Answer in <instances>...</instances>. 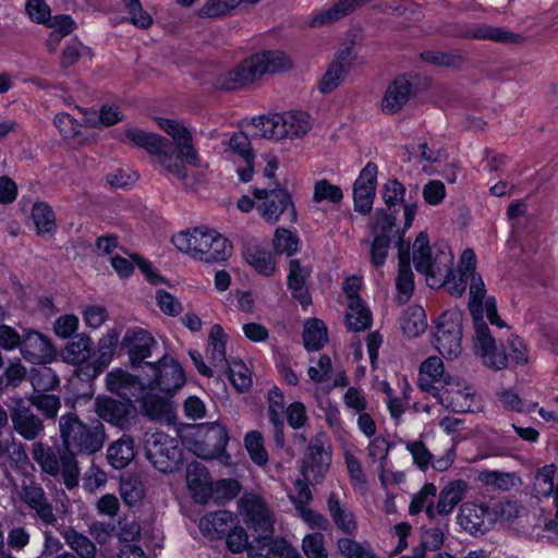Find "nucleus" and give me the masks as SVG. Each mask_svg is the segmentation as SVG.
<instances>
[{
	"label": "nucleus",
	"mask_w": 558,
	"mask_h": 558,
	"mask_svg": "<svg viewBox=\"0 0 558 558\" xmlns=\"http://www.w3.org/2000/svg\"><path fill=\"white\" fill-rule=\"evenodd\" d=\"M280 120V114L253 119V125L257 130L255 135L264 138L282 140L283 133H281Z\"/></svg>",
	"instance_id": "obj_55"
},
{
	"label": "nucleus",
	"mask_w": 558,
	"mask_h": 558,
	"mask_svg": "<svg viewBox=\"0 0 558 558\" xmlns=\"http://www.w3.org/2000/svg\"><path fill=\"white\" fill-rule=\"evenodd\" d=\"M360 289L361 284L356 281L352 283L345 281L343 286V291L348 299L345 325L351 331H362L372 325V314L359 295Z\"/></svg>",
	"instance_id": "obj_17"
},
{
	"label": "nucleus",
	"mask_w": 558,
	"mask_h": 558,
	"mask_svg": "<svg viewBox=\"0 0 558 558\" xmlns=\"http://www.w3.org/2000/svg\"><path fill=\"white\" fill-rule=\"evenodd\" d=\"M142 413L151 421L174 424L177 412L173 402L165 397L146 393L142 399Z\"/></svg>",
	"instance_id": "obj_25"
},
{
	"label": "nucleus",
	"mask_w": 558,
	"mask_h": 558,
	"mask_svg": "<svg viewBox=\"0 0 558 558\" xmlns=\"http://www.w3.org/2000/svg\"><path fill=\"white\" fill-rule=\"evenodd\" d=\"M20 350L25 360L38 363L51 355L53 349L49 339L43 333L28 330L22 335Z\"/></svg>",
	"instance_id": "obj_30"
},
{
	"label": "nucleus",
	"mask_w": 558,
	"mask_h": 558,
	"mask_svg": "<svg viewBox=\"0 0 558 558\" xmlns=\"http://www.w3.org/2000/svg\"><path fill=\"white\" fill-rule=\"evenodd\" d=\"M34 514V518L46 526H54L58 522V517L54 512L52 502L49 500L48 495L35 501L32 506L27 507Z\"/></svg>",
	"instance_id": "obj_58"
},
{
	"label": "nucleus",
	"mask_w": 558,
	"mask_h": 558,
	"mask_svg": "<svg viewBox=\"0 0 558 558\" xmlns=\"http://www.w3.org/2000/svg\"><path fill=\"white\" fill-rule=\"evenodd\" d=\"M92 339L85 333L75 335L63 351L64 360L77 365V375L87 379L85 366L96 364L95 352L92 350Z\"/></svg>",
	"instance_id": "obj_20"
},
{
	"label": "nucleus",
	"mask_w": 558,
	"mask_h": 558,
	"mask_svg": "<svg viewBox=\"0 0 558 558\" xmlns=\"http://www.w3.org/2000/svg\"><path fill=\"white\" fill-rule=\"evenodd\" d=\"M556 468L554 464L544 465L536 474L534 489L537 497L550 496L556 486L554 485V477Z\"/></svg>",
	"instance_id": "obj_56"
},
{
	"label": "nucleus",
	"mask_w": 558,
	"mask_h": 558,
	"mask_svg": "<svg viewBox=\"0 0 558 558\" xmlns=\"http://www.w3.org/2000/svg\"><path fill=\"white\" fill-rule=\"evenodd\" d=\"M219 372H223L228 376L232 386L240 392L246 391L252 385L250 371L242 362L234 361L232 363H228V365Z\"/></svg>",
	"instance_id": "obj_49"
},
{
	"label": "nucleus",
	"mask_w": 558,
	"mask_h": 558,
	"mask_svg": "<svg viewBox=\"0 0 558 558\" xmlns=\"http://www.w3.org/2000/svg\"><path fill=\"white\" fill-rule=\"evenodd\" d=\"M413 264L416 271L426 278L445 276V279H456L453 270V253L446 242L429 245L426 232L417 234L413 243Z\"/></svg>",
	"instance_id": "obj_5"
},
{
	"label": "nucleus",
	"mask_w": 558,
	"mask_h": 558,
	"mask_svg": "<svg viewBox=\"0 0 558 558\" xmlns=\"http://www.w3.org/2000/svg\"><path fill=\"white\" fill-rule=\"evenodd\" d=\"M59 432L63 446V484L71 490L77 487L80 482L77 456L87 457L93 465L90 457L102 448L105 428L100 422L88 425L74 413H66L59 420Z\"/></svg>",
	"instance_id": "obj_2"
},
{
	"label": "nucleus",
	"mask_w": 558,
	"mask_h": 558,
	"mask_svg": "<svg viewBox=\"0 0 558 558\" xmlns=\"http://www.w3.org/2000/svg\"><path fill=\"white\" fill-rule=\"evenodd\" d=\"M272 534L262 533L250 544L247 556L250 558H274L279 551V546L272 541Z\"/></svg>",
	"instance_id": "obj_50"
},
{
	"label": "nucleus",
	"mask_w": 558,
	"mask_h": 558,
	"mask_svg": "<svg viewBox=\"0 0 558 558\" xmlns=\"http://www.w3.org/2000/svg\"><path fill=\"white\" fill-rule=\"evenodd\" d=\"M172 243L181 252L207 264L225 262L232 253V245L227 238L206 228L179 232L172 236Z\"/></svg>",
	"instance_id": "obj_4"
},
{
	"label": "nucleus",
	"mask_w": 558,
	"mask_h": 558,
	"mask_svg": "<svg viewBox=\"0 0 558 558\" xmlns=\"http://www.w3.org/2000/svg\"><path fill=\"white\" fill-rule=\"evenodd\" d=\"M437 493V487L433 483H426L417 493L412 497L409 506V513L416 515L423 510L428 519L436 518V506H434V498Z\"/></svg>",
	"instance_id": "obj_40"
},
{
	"label": "nucleus",
	"mask_w": 558,
	"mask_h": 558,
	"mask_svg": "<svg viewBox=\"0 0 558 558\" xmlns=\"http://www.w3.org/2000/svg\"><path fill=\"white\" fill-rule=\"evenodd\" d=\"M260 77L264 74H275L289 70L292 66L290 58L280 50H267L253 56Z\"/></svg>",
	"instance_id": "obj_39"
},
{
	"label": "nucleus",
	"mask_w": 558,
	"mask_h": 558,
	"mask_svg": "<svg viewBox=\"0 0 558 558\" xmlns=\"http://www.w3.org/2000/svg\"><path fill=\"white\" fill-rule=\"evenodd\" d=\"M377 166L368 162L360 172L353 185V201L355 211L367 215L372 211L376 194Z\"/></svg>",
	"instance_id": "obj_16"
},
{
	"label": "nucleus",
	"mask_w": 558,
	"mask_h": 558,
	"mask_svg": "<svg viewBox=\"0 0 558 558\" xmlns=\"http://www.w3.org/2000/svg\"><path fill=\"white\" fill-rule=\"evenodd\" d=\"M66 544L74 550L81 558H95L96 545L85 535L70 530L64 535Z\"/></svg>",
	"instance_id": "obj_52"
},
{
	"label": "nucleus",
	"mask_w": 558,
	"mask_h": 558,
	"mask_svg": "<svg viewBox=\"0 0 558 558\" xmlns=\"http://www.w3.org/2000/svg\"><path fill=\"white\" fill-rule=\"evenodd\" d=\"M119 337V331L113 328L109 329L107 333L99 339L98 351L95 352L96 364H93L92 367L85 366L87 379L96 378L109 365L118 345Z\"/></svg>",
	"instance_id": "obj_29"
},
{
	"label": "nucleus",
	"mask_w": 558,
	"mask_h": 558,
	"mask_svg": "<svg viewBox=\"0 0 558 558\" xmlns=\"http://www.w3.org/2000/svg\"><path fill=\"white\" fill-rule=\"evenodd\" d=\"M468 484L465 481L457 480L448 483L439 493L436 514L448 515L456 506L463 499Z\"/></svg>",
	"instance_id": "obj_35"
},
{
	"label": "nucleus",
	"mask_w": 558,
	"mask_h": 558,
	"mask_svg": "<svg viewBox=\"0 0 558 558\" xmlns=\"http://www.w3.org/2000/svg\"><path fill=\"white\" fill-rule=\"evenodd\" d=\"M244 446L250 458L257 465H266L268 453L264 447L263 435L258 430H251L244 437Z\"/></svg>",
	"instance_id": "obj_51"
},
{
	"label": "nucleus",
	"mask_w": 558,
	"mask_h": 558,
	"mask_svg": "<svg viewBox=\"0 0 558 558\" xmlns=\"http://www.w3.org/2000/svg\"><path fill=\"white\" fill-rule=\"evenodd\" d=\"M120 345L122 350L126 351L131 364L140 366L145 359L151 355V349L157 345V341L145 329L130 328L125 331Z\"/></svg>",
	"instance_id": "obj_18"
},
{
	"label": "nucleus",
	"mask_w": 558,
	"mask_h": 558,
	"mask_svg": "<svg viewBox=\"0 0 558 558\" xmlns=\"http://www.w3.org/2000/svg\"><path fill=\"white\" fill-rule=\"evenodd\" d=\"M348 71L344 68L331 63L319 82L318 88L323 94H328L336 89L345 77Z\"/></svg>",
	"instance_id": "obj_60"
},
{
	"label": "nucleus",
	"mask_w": 558,
	"mask_h": 558,
	"mask_svg": "<svg viewBox=\"0 0 558 558\" xmlns=\"http://www.w3.org/2000/svg\"><path fill=\"white\" fill-rule=\"evenodd\" d=\"M342 197V191L338 185H333L327 180L316 182L313 196L315 202L329 201L331 203H338Z\"/></svg>",
	"instance_id": "obj_61"
},
{
	"label": "nucleus",
	"mask_w": 558,
	"mask_h": 558,
	"mask_svg": "<svg viewBox=\"0 0 558 558\" xmlns=\"http://www.w3.org/2000/svg\"><path fill=\"white\" fill-rule=\"evenodd\" d=\"M135 457L134 440L129 435H123L111 444L107 450L108 462L118 470L128 466Z\"/></svg>",
	"instance_id": "obj_38"
},
{
	"label": "nucleus",
	"mask_w": 558,
	"mask_h": 558,
	"mask_svg": "<svg viewBox=\"0 0 558 558\" xmlns=\"http://www.w3.org/2000/svg\"><path fill=\"white\" fill-rule=\"evenodd\" d=\"M235 519V515L230 511L210 512L201 519L199 529L204 534L221 538L231 531Z\"/></svg>",
	"instance_id": "obj_34"
},
{
	"label": "nucleus",
	"mask_w": 558,
	"mask_h": 558,
	"mask_svg": "<svg viewBox=\"0 0 558 558\" xmlns=\"http://www.w3.org/2000/svg\"><path fill=\"white\" fill-rule=\"evenodd\" d=\"M281 116L280 120V129L282 134V138L286 137H301L306 134L311 129L310 117L306 112H286Z\"/></svg>",
	"instance_id": "obj_41"
},
{
	"label": "nucleus",
	"mask_w": 558,
	"mask_h": 558,
	"mask_svg": "<svg viewBox=\"0 0 558 558\" xmlns=\"http://www.w3.org/2000/svg\"><path fill=\"white\" fill-rule=\"evenodd\" d=\"M228 336L225 332L223 328L215 324L209 331L208 335V344H207V356L211 363V365L219 372L223 369L228 365L227 360V345Z\"/></svg>",
	"instance_id": "obj_33"
},
{
	"label": "nucleus",
	"mask_w": 558,
	"mask_h": 558,
	"mask_svg": "<svg viewBox=\"0 0 558 558\" xmlns=\"http://www.w3.org/2000/svg\"><path fill=\"white\" fill-rule=\"evenodd\" d=\"M465 38L477 39V40H490L496 43H517L520 39V35L507 31L502 27L492 25H477L466 29L463 33Z\"/></svg>",
	"instance_id": "obj_37"
},
{
	"label": "nucleus",
	"mask_w": 558,
	"mask_h": 558,
	"mask_svg": "<svg viewBox=\"0 0 558 558\" xmlns=\"http://www.w3.org/2000/svg\"><path fill=\"white\" fill-rule=\"evenodd\" d=\"M451 377L445 373L440 357L429 356L420 366L417 386L422 391L434 395L438 388L448 381L447 378Z\"/></svg>",
	"instance_id": "obj_22"
},
{
	"label": "nucleus",
	"mask_w": 558,
	"mask_h": 558,
	"mask_svg": "<svg viewBox=\"0 0 558 558\" xmlns=\"http://www.w3.org/2000/svg\"><path fill=\"white\" fill-rule=\"evenodd\" d=\"M145 456L153 466L162 472H173L181 461V450L175 439L162 432L146 433Z\"/></svg>",
	"instance_id": "obj_8"
},
{
	"label": "nucleus",
	"mask_w": 558,
	"mask_h": 558,
	"mask_svg": "<svg viewBox=\"0 0 558 558\" xmlns=\"http://www.w3.org/2000/svg\"><path fill=\"white\" fill-rule=\"evenodd\" d=\"M228 441L227 429L219 424H214L207 428L203 445H195V453L203 459L220 458L226 463V460L229 459V456L225 454Z\"/></svg>",
	"instance_id": "obj_21"
},
{
	"label": "nucleus",
	"mask_w": 558,
	"mask_h": 558,
	"mask_svg": "<svg viewBox=\"0 0 558 558\" xmlns=\"http://www.w3.org/2000/svg\"><path fill=\"white\" fill-rule=\"evenodd\" d=\"M400 327L409 338H416L427 328V320L423 307L409 306L400 318Z\"/></svg>",
	"instance_id": "obj_42"
},
{
	"label": "nucleus",
	"mask_w": 558,
	"mask_h": 558,
	"mask_svg": "<svg viewBox=\"0 0 558 558\" xmlns=\"http://www.w3.org/2000/svg\"><path fill=\"white\" fill-rule=\"evenodd\" d=\"M20 500L26 506H32L35 501H40L47 496L43 486L36 482L33 475L24 476L17 490Z\"/></svg>",
	"instance_id": "obj_53"
},
{
	"label": "nucleus",
	"mask_w": 558,
	"mask_h": 558,
	"mask_svg": "<svg viewBox=\"0 0 558 558\" xmlns=\"http://www.w3.org/2000/svg\"><path fill=\"white\" fill-rule=\"evenodd\" d=\"M397 213L388 209H376L371 217L368 227L374 234L371 245V260L374 266L384 265L392 240L399 234Z\"/></svg>",
	"instance_id": "obj_7"
},
{
	"label": "nucleus",
	"mask_w": 558,
	"mask_h": 558,
	"mask_svg": "<svg viewBox=\"0 0 558 558\" xmlns=\"http://www.w3.org/2000/svg\"><path fill=\"white\" fill-rule=\"evenodd\" d=\"M32 457L41 472L53 477L61 475L63 478L62 453L58 456L52 447L43 442H34L32 445Z\"/></svg>",
	"instance_id": "obj_32"
},
{
	"label": "nucleus",
	"mask_w": 558,
	"mask_h": 558,
	"mask_svg": "<svg viewBox=\"0 0 558 558\" xmlns=\"http://www.w3.org/2000/svg\"><path fill=\"white\" fill-rule=\"evenodd\" d=\"M327 507L333 523L340 531L348 535L356 534L357 524L354 515L350 510L341 506L336 493H330Z\"/></svg>",
	"instance_id": "obj_36"
},
{
	"label": "nucleus",
	"mask_w": 558,
	"mask_h": 558,
	"mask_svg": "<svg viewBox=\"0 0 558 558\" xmlns=\"http://www.w3.org/2000/svg\"><path fill=\"white\" fill-rule=\"evenodd\" d=\"M260 77L258 65L252 57L243 60L230 71L220 74L215 81V87L222 90H235L245 87Z\"/></svg>",
	"instance_id": "obj_19"
},
{
	"label": "nucleus",
	"mask_w": 558,
	"mask_h": 558,
	"mask_svg": "<svg viewBox=\"0 0 558 558\" xmlns=\"http://www.w3.org/2000/svg\"><path fill=\"white\" fill-rule=\"evenodd\" d=\"M106 386L109 391L128 399L135 397L142 388L136 376L121 368H116L107 374Z\"/></svg>",
	"instance_id": "obj_31"
},
{
	"label": "nucleus",
	"mask_w": 558,
	"mask_h": 558,
	"mask_svg": "<svg viewBox=\"0 0 558 558\" xmlns=\"http://www.w3.org/2000/svg\"><path fill=\"white\" fill-rule=\"evenodd\" d=\"M353 12L351 0H339L331 8L318 11L312 19L313 27H320L335 23Z\"/></svg>",
	"instance_id": "obj_46"
},
{
	"label": "nucleus",
	"mask_w": 558,
	"mask_h": 558,
	"mask_svg": "<svg viewBox=\"0 0 558 558\" xmlns=\"http://www.w3.org/2000/svg\"><path fill=\"white\" fill-rule=\"evenodd\" d=\"M435 347L447 359H456L462 350V313L447 311L438 317L434 333Z\"/></svg>",
	"instance_id": "obj_9"
},
{
	"label": "nucleus",
	"mask_w": 558,
	"mask_h": 558,
	"mask_svg": "<svg viewBox=\"0 0 558 558\" xmlns=\"http://www.w3.org/2000/svg\"><path fill=\"white\" fill-rule=\"evenodd\" d=\"M274 182L264 189H255L253 194L256 202V210L259 216L269 223H276L287 213L291 222L296 221V210L291 195L287 190L278 187Z\"/></svg>",
	"instance_id": "obj_6"
},
{
	"label": "nucleus",
	"mask_w": 558,
	"mask_h": 558,
	"mask_svg": "<svg viewBox=\"0 0 558 558\" xmlns=\"http://www.w3.org/2000/svg\"><path fill=\"white\" fill-rule=\"evenodd\" d=\"M11 420L15 432L27 440H34L44 432L43 421L23 404L12 410Z\"/></svg>",
	"instance_id": "obj_28"
},
{
	"label": "nucleus",
	"mask_w": 558,
	"mask_h": 558,
	"mask_svg": "<svg viewBox=\"0 0 558 558\" xmlns=\"http://www.w3.org/2000/svg\"><path fill=\"white\" fill-rule=\"evenodd\" d=\"M110 263L120 277L132 276L136 266L146 279H165L157 275L155 267L148 259H145L137 253H130L128 257L120 255L112 256Z\"/></svg>",
	"instance_id": "obj_27"
},
{
	"label": "nucleus",
	"mask_w": 558,
	"mask_h": 558,
	"mask_svg": "<svg viewBox=\"0 0 558 558\" xmlns=\"http://www.w3.org/2000/svg\"><path fill=\"white\" fill-rule=\"evenodd\" d=\"M245 260L260 275L269 277L274 275L276 262L272 254L255 245L243 252Z\"/></svg>",
	"instance_id": "obj_44"
},
{
	"label": "nucleus",
	"mask_w": 558,
	"mask_h": 558,
	"mask_svg": "<svg viewBox=\"0 0 558 558\" xmlns=\"http://www.w3.org/2000/svg\"><path fill=\"white\" fill-rule=\"evenodd\" d=\"M493 513L487 506L465 504L461 507L459 521L461 526L471 534L486 533L493 523Z\"/></svg>",
	"instance_id": "obj_23"
},
{
	"label": "nucleus",
	"mask_w": 558,
	"mask_h": 558,
	"mask_svg": "<svg viewBox=\"0 0 558 558\" xmlns=\"http://www.w3.org/2000/svg\"><path fill=\"white\" fill-rule=\"evenodd\" d=\"M413 94V84L405 76H399L391 82L385 93L381 106L383 111L389 114L401 110Z\"/></svg>",
	"instance_id": "obj_26"
},
{
	"label": "nucleus",
	"mask_w": 558,
	"mask_h": 558,
	"mask_svg": "<svg viewBox=\"0 0 558 558\" xmlns=\"http://www.w3.org/2000/svg\"><path fill=\"white\" fill-rule=\"evenodd\" d=\"M151 371L149 388L171 395L183 387L185 375L181 365L172 357L165 355L157 363L147 364Z\"/></svg>",
	"instance_id": "obj_12"
},
{
	"label": "nucleus",
	"mask_w": 558,
	"mask_h": 558,
	"mask_svg": "<svg viewBox=\"0 0 558 558\" xmlns=\"http://www.w3.org/2000/svg\"><path fill=\"white\" fill-rule=\"evenodd\" d=\"M31 216L38 235L53 234L56 232V215L52 207L47 203H35L32 207Z\"/></svg>",
	"instance_id": "obj_43"
},
{
	"label": "nucleus",
	"mask_w": 558,
	"mask_h": 558,
	"mask_svg": "<svg viewBox=\"0 0 558 558\" xmlns=\"http://www.w3.org/2000/svg\"><path fill=\"white\" fill-rule=\"evenodd\" d=\"M302 550L307 558H328L324 535L319 532L304 536Z\"/></svg>",
	"instance_id": "obj_59"
},
{
	"label": "nucleus",
	"mask_w": 558,
	"mask_h": 558,
	"mask_svg": "<svg viewBox=\"0 0 558 558\" xmlns=\"http://www.w3.org/2000/svg\"><path fill=\"white\" fill-rule=\"evenodd\" d=\"M157 122L159 128L173 138L180 150L179 154L172 149L166 137L135 126L118 132L114 137L122 143L141 147L148 154L157 156L159 163L168 173L184 182L187 177L184 160L191 166L198 167L201 165V158L192 143V134L175 120L159 118Z\"/></svg>",
	"instance_id": "obj_1"
},
{
	"label": "nucleus",
	"mask_w": 558,
	"mask_h": 558,
	"mask_svg": "<svg viewBox=\"0 0 558 558\" xmlns=\"http://www.w3.org/2000/svg\"><path fill=\"white\" fill-rule=\"evenodd\" d=\"M29 381L33 386L34 393L50 391L60 383L57 373L46 365L32 368L29 373Z\"/></svg>",
	"instance_id": "obj_47"
},
{
	"label": "nucleus",
	"mask_w": 558,
	"mask_h": 558,
	"mask_svg": "<svg viewBox=\"0 0 558 558\" xmlns=\"http://www.w3.org/2000/svg\"><path fill=\"white\" fill-rule=\"evenodd\" d=\"M405 448L411 452L414 464L422 471L429 466L433 454L422 440L407 442Z\"/></svg>",
	"instance_id": "obj_62"
},
{
	"label": "nucleus",
	"mask_w": 558,
	"mask_h": 558,
	"mask_svg": "<svg viewBox=\"0 0 558 558\" xmlns=\"http://www.w3.org/2000/svg\"><path fill=\"white\" fill-rule=\"evenodd\" d=\"M272 243L277 253L291 256L298 251L299 238L288 229L277 228Z\"/></svg>",
	"instance_id": "obj_57"
},
{
	"label": "nucleus",
	"mask_w": 558,
	"mask_h": 558,
	"mask_svg": "<svg viewBox=\"0 0 558 558\" xmlns=\"http://www.w3.org/2000/svg\"><path fill=\"white\" fill-rule=\"evenodd\" d=\"M381 197L385 207L379 209H388V211L399 213L400 206L403 207V231L411 228L417 211L416 203H405V187L397 179L388 180L381 187Z\"/></svg>",
	"instance_id": "obj_15"
},
{
	"label": "nucleus",
	"mask_w": 558,
	"mask_h": 558,
	"mask_svg": "<svg viewBox=\"0 0 558 558\" xmlns=\"http://www.w3.org/2000/svg\"><path fill=\"white\" fill-rule=\"evenodd\" d=\"M230 148L243 158L244 161H254V153L248 136L244 132L234 133L229 140Z\"/></svg>",
	"instance_id": "obj_63"
},
{
	"label": "nucleus",
	"mask_w": 558,
	"mask_h": 558,
	"mask_svg": "<svg viewBox=\"0 0 558 558\" xmlns=\"http://www.w3.org/2000/svg\"><path fill=\"white\" fill-rule=\"evenodd\" d=\"M533 534L538 539H546L549 543L558 544V519L544 520L543 523L534 526Z\"/></svg>",
	"instance_id": "obj_64"
},
{
	"label": "nucleus",
	"mask_w": 558,
	"mask_h": 558,
	"mask_svg": "<svg viewBox=\"0 0 558 558\" xmlns=\"http://www.w3.org/2000/svg\"><path fill=\"white\" fill-rule=\"evenodd\" d=\"M328 341L325 324L317 318L306 322L303 330V342L307 351H318Z\"/></svg>",
	"instance_id": "obj_45"
},
{
	"label": "nucleus",
	"mask_w": 558,
	"mask_h": 558,
	"mask_svg": "<svg viewBox=\"0 0 558 558\" xmlns=\"http://www.w3.org/2000/svg\"><path fill=\"white\" fill-rule=\"evenodd\" d=\"M28 400L48 420L56 418L61 408L60 398L46 392L33 393Z\"/></svg>",
	"instance_id": "obj_54"
},
{
	"label": "nucleus",
	"mask_w": 558,
	"mask_h": 558,
	"mask_svg": "<svg viewBox=\"0 0 558 558\" xmlns=\"http://www.w3.org/2000/svg\"><path fill=\"white\" fill-rule=\"evenodd\" d=\"M186 484L197 502L206 504L213 497V482L201 462L194 461L187 465Z\"/></svg>",
	"instance_id": "obj_24"
},
{
	"label": "nucleus",
	"mask_w": 558,
	"mask_h": 558,
	"mask_svg": "<svg viewBox=\"0 0 558 558\" xmlns=\"http://www.w3.org/2000/svg\"><path fill=\"white\" fill-rule=\"evenodd\" d=\"M331 462L330 446L324 433L314 437L304 453L300 472L306 481L319 483L329 470Z\"/></svg>",
	"instance_id": "obj_10"
},
{
	"label": "nucleus",
	"mask_w": 558,
	"mask_h": 558,
	"mask_svg": "<svg viewBox=\"0 0 558 558\" xmlns=\"http://www.w3.org/2000/svg\"><path fill=\"white\" fill-rule=\"evenodd\" d=\"M469 289V311L473 319L475 354L482 359L485 366L497 371L504 369L508 365V355L502 350H498L496 339L483 318V307L487 299L484 281H471Z\"/></svg>",
	"instance_id": "obj_3"
},
{
	"label": "nucleus",
	"mask_w": 558,
	"mask_h": 558,
	"mask_svg": "<svg viewBox=\"0 0 558 558\" xmlns=\"http://www.w3.org/2000/svg\"><path fill=\"white\" fill-rule=\"evenodd\" d=\"M94 405L100 418L120 428L128 427L136 413L131 399L124 397L118 400L108 396H98Z\"/></svg>",
	"instance_id": "obj_13"
},
{
	"label": "nucleus",
	"mask_w": 558,
	"mask_h": 558,
	"mask_svg": "<svg viewBox=\"0 0 558 558\" xmlns=\"http://www.w3.org/2000/svg\"><path fill=\"white\" fill-rule=\"evenodd\" d=\"M447 383L432 395L446 409L464 413L472 411L473 393L458 377L447 378Z\"/></svg>",
	"instance_id": "obj_14"
},
{
	"label": "nucleus",
	"mask_w": 558,
	"mask_h": 558,
	"mask_svg": "<svg viewBox=\"0 0 558 558\" xmlns=\"http://www.w3.org/2000/svg\"><path fill=\"white\" fill-rule=\"evenodd\" d=\"M339 553L347 558H379L368 542L341 537L337 542Z\"/></svg>",
	"instance_id": "obj_48"
},
{
	"label": "nucleus",
	"mask_w": 558,
	"mask_h": 558,
	"mask_svg": "<svg viewBox=\"0 0 558 558\" xmlns=\"http://www.w3.org/2000/svg\"><path fill=\"white\" fill-rule=\"evenodd\" d=\"M238 504L239 511L250 529L258 534H272L275 514L260 496L244 494Z\"/></svg>",
	"instance_id": "obj_11"
}]
</instances>
